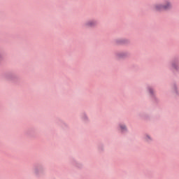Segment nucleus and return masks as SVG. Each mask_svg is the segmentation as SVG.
Returning <instances> with one entry per match:
<instances>
[{"label": "nucleus", "mask_w": 179, "mask_h": 179, "mask_svg": "<svg viewBox=\"0 0 179 179\" xmlns=\"http://www.w3.org/2000/svg\"><path fill=\"white\" fill-rule=\"evenodd\" d=\"M121 131H127V127L124 124H120Z\"/></svg>", "instance_id": "7ed1b4c3"}, {"label": "nucleus", "mask_w": 179, "mask_h": 179, "mask_svg": "<svg viewBox=\"0 0 179 179\" xmlns=\"http://www.w3.org/2000/svg\"><path fill=\"white\" fill-rule=\"evenodd\" d=\"M96 24L97 22H96L95 20L88 21L86 23V26H87L88 27H94V26H96Z\"/></svg>", "instance_id": "f03ea898"}, {"label": "nucleus", "mask_w": 179, "mask_h": 179, "mask_svg": "<svg viewBox=\"0 0 179 179\" xmlns=\"http://www.w3.org/2000/svg\"><path fill=\"white\" fill-rule=\"evenodd\" d=\"M150 92H152V89H150Z\"/></svg>", "instance_id": "39448f33"}, {"label": "nucleus", "mask_w": 179, "mask_h": 179, "mask_svg": "<svg viewBox=\"0 0 179 179\" xmlns=\"http://www.w3.org/2000/svg\"><path fill=\"white\" fill-rule=\"evenodd\" d=\"M171 8L172 5L169 1H167L164 5L158 3L154 6L155 10H167L169 9H171Z\"/></svg>", "instance_id": "f257e3e1"}, {"label": "nucleus", "mask_w": 179, "mask_h": 179, "mask_svg": "<svg viewBox=\"0 0 179 179\" xmlns=\"http://www.w3.org/2000/svg\"><path fill=\"white\" fill-rule=\"evenodd\" d=\"M0 58H1V55H0Z\"/></svg>", "instance_id": "423d86ee"}, {"label": "nucleus", "mask_w": 179, "mask_h": 179, "mask_svg": "<svg viewBox=\"0 0 179 179\" xmlns=\"http://www.w3.org/2000/svg\"><path fill=\"white\" fill-rule=\"evenodd\" d=\"M149 139H150V137H149V136H147V141H149Z\"/></svg>", "instance_id": "20e7f679"}]
</instances>
